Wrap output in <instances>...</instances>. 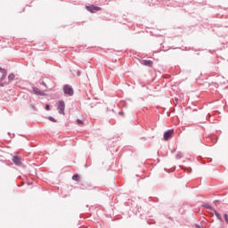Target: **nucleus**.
<instances>
[{"mask_svg": "<svg viewBox=\"0 0 228 228\" xmlns=\"http://www.w3.org/2000/svg\"><path fill=\"white\" fill-rule=\"evenodd\" d=\"M63 92L65 95H69V97H72V95H74V89L69 85H65L63 86Z\"/></svg>", "mask_w": 228, "mask_h": 228, "instance_id": "nucleus-1", "label": "nucleus"}, {"mask_svg": "<svg viewBox=\"0 0 228 228\" xmlns=\"http://www.w3.org/2000/svg\"><path fill=\"white\" fill-rule=\"evenodd\" d=\"M57 110L60 115H65V102L61 100L58 102Z\"/></svg>", "mask_w": 228, "mask_h": 228, "instance_id": "nucleus-2", "label": "nucleus"}, {"mask_svg": "<svg viewBox=\"0 0 228 228\" xmlns=\"http://www.w3.org/2000/svg\"><path fill=\"white\" fill-rule=\"evenodd\" d=\"M86 8L87 12H90L91 13H95L96 12H100L101 10V7L95 5H86Z\"/></svg>", "mask_w": 228, "mask_h": 228, "instance_id": "nucleus-3", "label": "nucleus"}, {"mask_svg": "<svg viewBox=\"0 0 228 228\" xmlns=\"http://www.w3.org/2000/svg\"><path fill=\"white\" fill-rule=\"evenodd\" d=\"M12 163H14V165H16V167H21L22 166V159H20V157L14 155L12 157Z\"/></svg>", "mask_w": 228, "mask_h": 228, "instance_id": "nucleus-4", "label": "nucleus"}, {"mask_svg": "<svg viewBox=\"0 0 228 228\" xmlns=\"http://www.w3.org/2000/svg\"><path fill=\"white\" fill-rule=\"evenodd\" d=\"M174 134V129H169L164 133V140L165 142L168 141L170 137Z\"/></svg>", "mask_w": 228, "mask_h": 228, "instance_id": "nucleus-5", "label": "nucleus"}, {"mask_svg": "<svg viewBox=\"0 0 228 228\" xmlns=\"http://www.w3.org/2000/svg\"><path fill=\"white\" fill-rule=\"evenodd\" d=\"M33 90V94H35V95H40L41 97H44V95H45V93H44V91H41L40 89H38V87H32Z\"/></svg>", "mask_w": 228, "mask_h": 228, "instance_id": "nucleus-6", "label": "nucleus"}, {"mask_svg": "<svg viewBox=\"0 0 228 228\" xmlns=\"http://www.w3.org/2000/svg\"><path fill=\"white\" fill-rule=\"evenodd\" d=\"M1 73L3 75L0 77V86H4V85H7L6 83H3V81H4V79H6V69H4L3 71H1Z\"/></svg>", "mask_w": 228, "mask_h": 228, "instance_id": "nucleus-7", "label": "nucleus"}, {"mask_svg": "<svg viewBox=\"0 0 228 228\" xmlns=\"http://www.w3.org/2000/svg\"><path fill=\"white\" fill-rule=\"evenodd\" d=\"M142 65H145V67H152L153 62L151 60H144L142 61Z\"/></svg>", "mask_w": 228, "mask_h": 228, "instance_id": "nucleus-8", "label": "nucleus"}, {"mask_svg": "<svg viewBox=\"0 0 228 228\" xmlns=\"http://www.w3.org/2000/svg\"><path fill=\"white\" fill-rule=\"evenodd\" d=\"M217 220H219V222H224V219L222 218V215H220V213H218V211H216V209L213 210Z\"/></svg>", "mask_w": 228, "mask_h": 228, "instance_id": "nucleus-9", "label": "nucleus"}, {"mask_svg": "<svg viewBox=\"0 0 228 228\" xmlns=\"http://www.w3.org/2000/svg\"><path fill=\"white\" fill-rule=\"evenodd\" d=\"M218 80L220 81V85H225L227 83V80L224 77H218Z\"/></svg>", "mask_w": 228, "mask_h": 228, "instance_id": "nucleus-10", "label": "nucleus"}, {"mask_svg": "<svg viewBox=\"0 0 228 228\" xmlns=\"http://www.w3.org/2000/svg\"><path fill=\"white\" fill-rule=\"evenodd\" d=\"M81 179V177L79 176V175H77V174H75V175H73V176H72V180L73 181H76L77 183H78V181Z\"/></svg>", "mask_w": 228, "mask_h": 228, "instance_id": "nucleus-11", "label": "nucleus"}, {"mask_svg": "<svg viewBox=\"0 0 228 228\" xmlns=\"http://www.w3.org/2000/svg\"><path fill=\"white\" fill-rule=\"evenodd\" d=\"M202 206H203V208H206L207 209H210V211L215 210V208H213V207H211V205H209L208 203H205Z\"/></svg>", "mask_w": 228, "mask_h": 228, "instance_id": "nucleus-12", "label": "nucleus"}, {"mask_svg": "<svg viewBox=\"0 0 228 228\" xmlns=\"http://www.w3.org/2000/svg\"><path fill=\"white\" fill-rule=\"evenodd\" d=\"M13 79H15V74L11 73V74L8 76V81H9V82H12V81H13Z\"/></svg>", "mask_w": 228, "mask_h": 228, "instance_id": "nucleus-13", "label": "nucleus"}, {"mask_svg": "<svg viewBox=\"0 0 228 228\" xmlns=\"http://www.w3.org/2000/svg\"><path fill=\"white\" fill-rule=\"evenodd\" d=\"M181 158H183V153L181 151H179L176 154V159H181Z\"/></svg>", "mask_w": 228, "mask_h": 228, "instance_id": "nucleus-14", "label": "nucleus"}, {"mask_svg": "<svg viewBox=\"0 0 228 228\" xmlns=\"http://www.w3.org/2000/svg\"><path fill=\"white\" fill-rule=\"evenodd\" d=\"M48 119H49L51 122H57V120H56L53 117H52V116L48 117Z\"/></svg>", "mask_w": 228, "mask_h": 228, "instance_id": "nucleus-15", "label": "nucleus"}, {"mask_svg": "<svg viewBox=\"0 0 228 228\" xmlns=\"http://www.w3.org/2000/svg\"><path fill=\"white\" fill-rule=\"evenodd\" d=\"M77 124H78V126H83V120L81 119H77Z\"/></svg>", "mask_w": 228, "mask_h": 228, "instance_id": "nucleus-16", "label": "nucleus"}, {"mask_svg": "<svg viewBox=\"0 0 228 228\" xmlns=\"http://www.w3.org/2000/svg\"><path fill=\"white\" fill-rule=\"evenodd\" d=\"M45 110H46V111H49V110H51V105L46 104Z\"/></svg>", "mask_w": 228, "mask_h": 228, "instance_id": "nucleus-17", "label": "nucleus"}, {"mask_svg": "<svg viewBox=\"0 0 228 228\" xmlns=\"http://www.w3.org/2000/svg\"><path fill=\"white\" fill-rule=\"evenodd\" d=\"M218 202H220V200H214L215 206H217Z\"/></svg>", "mask_w": 228, "mask_h": 228, "instance_id": "nucleus-18", "label": "nucleus"}, {"mask_svg": "<svg viewBox=\"0 0 228 228\" xmlns=\"http://www.w3.org/2000/svg\"><path fill=\"white\" fill-rule=\"evenodd\" d=\"M41 85H43V86L47 87V85H46L45 82H44V81L41 83Z\"/></svg>", "mask_w": 228, "mask_h": 228, "instance_id": "nucleus-19", "label": "nucleus"}, {"mask_svg": "<svg viewBox=\"0 0 228 228\" xmlns=\"http://www.w3.org/2000/svg\"><path fill=\"white\" fill-rule=\"evenodd\" d=\"M77 76H81V71H77Z\"/></svg>", "mask_w": 228, "mask_h": 228, "instance_id": "nucleus-20", "label": "nucleus"}, {"mask_svg": "<svg viewBox=\"0 0 228 228\" xmlns=\"http://www.w3.org/2000/svg\"><path fill=\"white\" fill-rule=\"evenodd\" d=\"M4 69H3V68H0V72H2V71H4Z\"/></svg>", "mask_w": 228, "mask_h": 228, "instance_id": "nucleus-21", "label": "nucleus"}, {"mask_svg": "<svg viewBox=\"0 0 228 228\" xmlns=\"http://www.w3.org/2000/svg\"><path fill=\"white\" fill-rule=\"evenodd\" d=\"M196 228H201L200 225L199 224H196Z\"/></svg>", "mask_w": 228, "mask_h": 228, "instance_id": "nucleus-22", "label": "nucleus"}]
</instances>
